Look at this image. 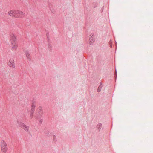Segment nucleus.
<instances>
[{
    "instance_id": "obj_1",
    "label": "nucleus",
    "mask_w": 153,
    "mask_h": 153,
    "mask_svg": "<svg viewBox=\"0 0 153 153\" xmlns=\"http://www.w3.org/2000/svg\"><path fill=\"white\" fill-rule=\"evenodd\" d=\"M0 146L1 152L4 153H6L7 150L8 148L5 141L4 140L1 141L0 143Z\"/></svg>"
},
{
    "instance_id": "obj_2",
    "label": "nucleus",
    "mask_w": 153,
    "mask_h": 153,
    "mask_svg": "<svg viewBox=\"0 0 153 153\" xmlns=\"http://www.w3.org/2000/svg\"><path fill=\"white\" fill-rule=\"evenodd\" d=\"M17 123L18 124L19 126L22 128L26 131H28L29 130V127L22 122L18 121Z\"/></svg>"
},
{
    "instance_id": "obj_3",
    "label": "nucleus",
    "mask_w": 153,
    "mask_h": 153,
    "mask_svg": "<svg viewBox=\"0 0 153 153\" xmlns=\"http://www.w3.org/2000/svg\"><path fill=\"white\" fill-rule=\"evenodd\" d=\"M36 118L37 119L40 118L43 114L42 108V107H39L36 110Z\"/></svg>"
},
{
    "instance_id": "obj_4",
    "label": "nucleus",
    "mask_w": 153,
    "mask_h": 153,
    "mask_svg": "<svg viewBox=\"0 0 153 153\" xmlns=\"http://www.w3.org/2000/svg\"><path fill=\"white\" fill-rule=\"evenodd\" d=\"M7 64L8 66L10 67L13 68H15V65L13 57H10Z\"/></svg>"
},
{
    "instance_id": "obj_5",
    "label": "nucleus",
    "mask_w": 153,
    "mask_h": 153,
    "mask_svg": "<svg viewBox=\"0 0 153 153\" xmlns=\"http://www.w3.org/2000/svg\"><path fill=\"white\" fill-rule=\"evenodd\" d=\"M25 16V13L22 12L17 10L16 17V18H22L24 17Z\"/></svg>"
},
{
    "instance_id": "obj_6",
    "label": "nucleus",
    "mask_w": 153,
    "mask_h": 153,
    "mask_svg": "<svg viewBox=\"0 0 153 153\" xmlns=\"http://www.w3.org/2000/svg\"><path fill=\"white\" fill-rule=\"evenodd\" d=\"M17 10H11L8 12V14L10 16L16 17Z\"/></svg>"
},
{
    "instance_id": "obj_7",
    "label": "nucleus",
    "mask_w": 153,
    "mask_h": 153,
    "mask_svg": "<svg viewBox=\"0 0 153 153\" xmlns=\"http://www.w3.org/2000/svg\"><path fill=\"white\" fill-rule=\"evenodd\" d=\"M11 43L12 50L13 51H16L17 50L18 45L16 42H12Z\"/></svg>"
},
{
    "instance_id": "obj_8",
    "label": "nucleus",
    "mask_w": 153,
    "mask_h": 153,
    "mask_svg": "<svg viewBox=\"0 0 153 153\" xmlns=\"http://www.w3.org/2000/svg\"><path fill=\"white\" fill-rule=\"evenodd\" d=\"M10 37L11 43H12V42H16V38L15 35L13 33L11 34L10 35Z\"/></svg>"
},
{
    "instance_id": "obj_9",
    "label": "nucleus",
    "mask_w": 153,
    "mask_h": 153,
    "mask_svg": "<svg viewBox=\"0 0 153 153\" xmlns=\"http://www.w3.org/2000/svg\"><path fill=\"white\" fill-rule=\"evenodd\" d=\"M94 38V34H91L90 36L89 37V43L90 44H91L95 41V39Z\"/></svg>"
},
{
    "instance_id": "obj_10",
    "label": "nucleus",
    "mask_w": 153,
    "mask_h": 153,
    "mask_svg": "<svg viewBox=\"0 0 153 153\" xmlns=\"http://www.w3.org/2000/svg\"><path fill=\"white\" fill-rule=\"evenodd\" d=\"M36 107V102H33L31 105V109L30 112L34 113L35 110V107Z\"/></svg>"
},
{
    "instance_id": "obj_11",
    "label": "nucleus",
    "mask_w": 153,
    "mask_h": 153,
    "mask_svg": "<svg viewBox=\"0 0 153 153\" xmlns=\"http://www.w3.org/2000/svg\"><path fill=\"white\" fill-rule=\"evenodd\" d=\"M25 54L26 55V57L27 59L29 61L30 60V56L29 53L28 52V51H25Z\"/></svg>"
},
{
    "instance_id": "obj_12",
    "label": "nucleus",
    "mask_w": 153,
    "mask_h": 153,
    "mask_svg": "<svg viewBox=\"0 0 153 153\" xmlns=\"http://www.w3.org/2000/svg\"><path fill=\"white\" fill-rule=\"evenodd\" d=\"M102 127V124L101 123H98L96 126V128L97 129V131L99 132Z\"/></svg>"
},
{
    "instance_id": "obj_13",
    "label": "nucleus",
    "mask_w": 153,
    "mask_h": 153,
    "mask_svg": "<svg viewBox=\"0 0 153 153\" xmlns=\"http://www.w3.org/2000/svg\"><path fill=\"white\" fill-rule=\"evenodd\" d=\"M103 85H102V83H100V86L98 87L97 90V91L98 92H99L100 91Z\"/></svg>"
},
{
    "instance_id": "obj_14",
    "label": "nucleus",
    "mask_w": 153,
    "mask_h": 153,
    "mask_svg": "<svg viewBox=\"0 0 153 153\" xmlns=\"http://www.w3.org/2000/svg\"><path fill=\"white\" fill-rule=\"evenodd\" d=\"M109 44L110 45V46L111 48H112V42L111 40H110L109 42Z\"/></svg>"
},
{
    "instance_id": "obj_15",
    "label": "nucleus",
    "mask_w": 153,
    "mask_h": 153,
    "mask_svg": "<svg viewBox=\"0 0 153 153\" xmlns=\"http://www.w3.org/2000/svg\"><path fill=\"white\" fill-rule=\"evenodd\" d=\"M104 6V5L103 4L102 5V7H101V9H100V12H101V13L103 11V7Z\"/></svg>"
},
{
    "instance_id": "obj_16",
    "label": "nucleus",
    "mask_w": 153,
    "mask_h": 153,
    "mask_svg": "<svg viewBox=\"0 0 153 153\" xmlns=\"http://www.w3.org/2000/svg\"><path fill=\"white\" fill-rule=\"evenodd\" d=\"M33 113H32V112H30V117L31 118H32L33 117Z\"/></svg>"
},
{
    "instance_id": "obj_17",
    "label": "nucleus",
    "mask_w": 153,
    "mask_h": 153,
    "mask_svg": "<svg viewBox=\"0 0 153 153\" xmlns=\"http://www.w3.org/2000/svg\"><path fill=\"white\" fill-rule=\"evenodd\" d=\"M114 76H115V78L116 79V78L117 77V71H116V69H115V73Z\"/></svg>"
},
{
    "instance_id": "obj_18",
    "label": "nucleus",
    "mask_w": 153,
    "mask_h": 153,
    "mask_svg": "<svg viewBox=\"0 0 153 153\" xmlns=\"http://www.w3.org/2000/svg\"><path fill=\"white\" fill-rule=\"evenodd\" d=\"M53 140H54V141H55V139H56V137L55 136H53Z\"/></svg>"
}]
</instances>
